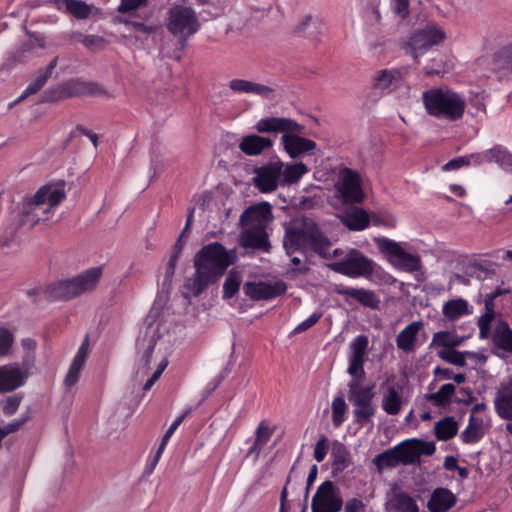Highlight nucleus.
I'll use <instances>...</instances> for the list:
<instances>
[{
    "instance_id": "f257e3e1",
    "label": "nucleus",
    "mask_w": 512,
    "mask_h": 512,
    "mask_svg": "<svg viewBox=\"0 0 512 512\" xmlns=\"http://www.w3.org/2000/svg\"><path fill=\"white\" fill-rule=\"evenodd\" d=\"M235 260V251H227L221 243L203 246L194 256L195 273L187 280L185 288L195 297L201 295Z\"/></svg>"
},
{
    "instance_id": "f03ea898",
    "label": "nucleus",
    "mask_w": 512,
    "mask_h": 512,
    "mask_svg": "<svg viewBox=\"0 0 512 512\" xmlns=\"http://www.w3.org/2000/svg\"><path fill=\"white\" fill-rule=\"evenodd\" d=\"M330 244L328 236L310 217L295 218L285 228L283 247L288 255L309 248L320 257H328L326 249Z\"/></svg>"
},
{
    "instance_id": "7ed1b4c3",
    "label": "nucleus",
    "mask_w": 512,
    "mask_h": 512,
    "mask_svg": "<svg viewBox=\"0 0 512 512\" xmlns=\"http://www.w3.org/2000/svg\"><path fill=\"white\" fill-rule=\"evenodd\" d=\"M102 274V267H92L72 278L54 282L45 289V298L49 301H68L93 292L97 288Z\"/></svg>"
},
{
    "instance_id": "20e7f679",
    "label": "nucleus",
    "mask_w": 512,
    "mask_h": 512,
    "mask_svg": "<svg viewBox=\"0 0 512 512\" xmlns=\"http://www.w3.org/2000/svg\"><path fill=\"white\" fill-rule=\"evenodd\" d=\"M422 101L430 116L448 121L460 120L466 108L464 98L449 88H431L423 92Z\"/></svg>"
},
{
    "instance_id": "39448f33",
    "label": "nucleus",
    "mask_w": 512,
    "mask_h": 512,
    "mask_svg": "<svg viewBox=\"0 0 512 512\" xmlns=\"http://www.w3.org/2000/svg\"><path fill=\"white\" fill-rule=\"evenodd\" d=\"M166 28L178 39L181 48H184L186 41L199 30L200 23L194 9L175 5L168 11Z\"/></svg>"
},
{
    "instance_id": "423d86ee",
    "label": "nucleus",
    "mask_w": 512,
    "mask_h": 512,
    "mask_svg": "<svg viewBox=\"0 0 512 512\" xmlns=\"http://www.w3.org/2000/svg\"><path fill=\"white\" fill-rule=\"evenodd\" d=\"M374 384L366 387H359L358 382L351 380L348 383V400L353 405L354 422L364 426L372 421L376 413L373 405L375 397Z\"/></svg>"
},
{
    "instance_id": "0eeeda50",
    "label": "nucleus",
    "mask_w": 512,
    "mask_h": 512,
    "mask_svg": "<svg viewBox=\"0 0 512 512\" xmlns=\"http://www.w3.org/2000/svg\"><path fill=\"white\" fill-rule=\"evenodd\" d=\"M446 39L445 31L436 23H428L422 29L414 32L404 45L407 54L419 63V57L427 53L433 46Z\"/></svg>"
},
{
    "instance_id": "6e6552de",
    "label": "nucleus",
    "mask_w": 512,
    "mask_h": 512,
    "mask_svg": "<svg viewBox=\"0 0 512 512\" xmlns=\"http://www.w3.org/2000/svg\"><path fill=\"white\" fill-rule=\"evenodd\" d=\"M327 267L336 273L357 278L371 276L375 270V263L358 250L350 249L342 260L329 263Z\"/></svg>"
},
{
    "instance_id": "1a4fd4ad",
    "label": "nucleus",
    "mask_w": 512,
    "mask_h": 512,
    "mask_svg": "<svg viewBox=\"0 0 512 512\" xmlns=\"http://www.w3.org/2000/svg\"><path fill=\"white\" fill-rule=\"evenodd\" d=\"M377 243L380 251L396 268L406 272H416L421 269L420 256L406 252L399 243L387 238L377 239Z\"/></svg>"
},
{
    "instance_id": "9d476101",
    "label": "nucleus",
    "mask_w": 512,
    "mask_h": 512,
    "mask_svg": "<svg viewBox=\"0 0 512 512\" xmlns=\"http://www.w3.org/2000/svg\"><path fill=\"white\" fill-rule=\"evenodd\" d=\"M283 162H268L254 169L255 176L252 178V184L261 193H271L277 190L281 185Z\"/></svg>"
},
{
    "instance_id": "9b49d317",
    "label": "nucleus",
    "mask_w": 512,
    "mask_h": 512,
    "mask_svg": "<svg viewBox=\"0 0 512 512\" xmlns=\"http://www.w3.org/2000/svg\"><path fill=\"white\" fill-rule=\"evenodd\" d=\"M343 500L330 480L323 482L313 496L312 512H339L342 509Z\"/></svg>"
},
{
    "instance_id": "f8f14e48",
    "label": "nucleus",
    "mask_w": 512,
    "mask_h": 512,
    "mask_svg": "<svg viewBox=\"0 0 512 512\" xmlns=\"http://www.w3.org/2000/svg\"><path fill=\"white\" fill-rule=\"evenodd\" d=\"M337 191L346 204L361 203L364 199V192L361 187V180L355 171L345 168L336 185Z\"/></svg>"
},
{
    "instance_id": "ddd939ff",
    "label": "nucleus",
    "mask_w": 512,
    "mask_h": 512,
    "mask_svg": "<svg viewBox=\"0 0 512 512\" xmlns=\"http://www.w3.org/2000/svg\"><path fill=\"white\" fill-rule=\"evenodd\" d=\"M258 133H282V135H292L294 133H304L305 127L291 118L285 117H265L260 119L254 126Z\"/></svg>"
},
{
    "instance_id": "4468645a",
    "label": "nucleus",
    "mask_w": 512,
    "mask_h": 512,
    "mask_svg": "<svg viewBox=\"0 0 512 512\" xmlns=\"http://www.w3.org/2000/svg\"><path fill=\"white\" fill-rule=\"evenodd\" d=\"M287 286L283 281L274 283L267 282H247L244 285V292L252 300H269L284 294Z\"/></svg>"
},
{
    "instance_id": "2eb2a0df",
    "label": "nucleus",
    "mask_w": 512,
    "mask_h": 512,
    "mask_svg": "<svg viewBox=\"0 0 512 512\" xmlns=\"http://www.w3.org/2000/svg\"><path fill=\"white\" fill-rule=\"evenodd\" d=\"M494 354L507 358L512 354V329L506 321H499L492 332Z\"/></svg>"
},
{
    "instance_id": "dca6fc26",
    "label": "nucleus",
    "mask_w": 512,
    "mask_h": 512,
    "mask_svg": "<svg viewBox=\"0 0 512 512\" xmlns=\"http://www.w3.org/2000/svg\"><path fill=\"white\" fill-rule=\"evenodd\" d=\"M302 133H294L292 135H282L281 142L285 152L293 159L316 149V142L302 137Z\"/></svg>"
},
{
    "instance_id": "f3484780",
    "label": "nucleus",
    "mask_w": 512,
    "mask_h": 512,
    "mask_svg": "<svg viewBox=\"0 0 512 512\" xmlns=\"http://www.w3.org/2000/svg\"><path fill=\"white\" fill-rule=\"evenodd\" d=\"M49 213L50 207H46L35 194L32 199L24 202L20 223L34 227L38 222L47 220Z\"/></svg>"
},
{
    "instance_id": "a211bd4d",
    "label": "nucleus",
    "mask_w": 512,
    "mask_h": 512,
    "mask_svg": "<svg viewBox=\"0 0 512 512\" xmlns=\"http://www.w3.org/2000/svg\"><path fill=\"white\" fill-rule=\"evenodd\" d=\"M335 293L341 296L352 298L360 303L362 306L370 309H378L380 305V299L376 293L372 290L364 288H352L343 285H336L334 289Z\"/></svg>"
},
{
    "instance_id": "6ab92c4d",
    "label": "nucleus",
    "mask_w": 512,
    "mask_h": 512,
    "mask_svg": "<svg viewBox=\"0 0 512 512\" xmlns=\"http://www.w3.org/2000/svg\"><path fill=\"white\" fill-rule=\"evenodd\" d=\"M27 378L18 365L0 366V393L11 392L22 386Z\"/></svg>"
},
{
    "instance_id": "aec40b11",
    "label": "nucleus",
    "mask_w": 512,
    "mask_h": 512,
    "mask_svg": "<svg viewBox=\"0 0 512 512\" xmlns=\"http://www.w3.org/2000/svg\"><path fill=\"white\" fill-rule=\"evenodd\" d=\"M494 406L501 419L512 421V379L506 384H501L494 399Z\"/></svg>"
},
{
    "instance_id": "412c9836",
    "label": "nucleus",
    "mask_w": 512,
    "mask_h": 512,
    "mask_svg": "<svg viewBox=\"0 0 512 512\" xmlns=\"http://www.w3.org/2000/svg\"><path fill=\"white\" fill-rule=\"evenodd\" d=\"M228 87L234 93L255 94L263 98H270L274 92L270 86L238 78L229 81Z\"/></svg>"
},
{
    "instance_id": "4be33fe9",
    "label": "nucleus",
    "mask_w": 512,
    "mask_h": 512,
    "mask_svg": "<svg viewBox=\"0 0 512 512\" xmlns=\"http://www.w3.org/2000/svg\"><path fill=\"white\" fill-rule=\"evenodd\" d=\"M272 146V139L257 134L246 135L239 143L241 152L248 156L260 155L265 150L272 148Z\"/></svg>"
},
{
    "instance_id": "5701e85b",
    "label": "nucleus",
    "mask_w": 512,
    "mask_h": 512,
    "mask_svg": "<svg viewBox=\"0 0 512 512\" xmlns=\"http://www.w3.org/2000/svg\"><path fill=\"white\" fill-rule=\"evenodd\" d=\"M456 504L455 495L447 488H436L427 503L430 512H447Z\"/></svg>"
},
{
    "instance_id": "b1692460",
    "label": "nucleus",
    "mask_w": 512,
    "mask_h": 512,
    "mask_svg": "<svg viewBox=\"0 0 512 512\" xmlns=\"http://www.w3.org/2000/svg\"><path fill=\"white\" fill-rule=\"evenodd\" d=\"M241 245L245 248L259 249L268 252L270 243L268 235L263 228H253L244 231L241 234Z\"/></svg>"
},
{
    "instance_id": "393cba45",
    "label": "nucleus",
    "mask_w": 512,
    "mask_h": 512,
    "mask_svg": "<svg viewBox=\"0 0 512 512\" xmlns=\"http://www.w3.org/2000/svg\"><path fill=\"white\" fill-rule=\"evenodd\" d=\"M422 328V321H415L407 325L396 337L397 347L404 352H412L418 333Z\"/></svg>"
},
{
    "instance_id": "a878e982",
    "label": "nucleus",
    "mask_w": 512,
    "mask_h": 512,
    "mask_svg": "<svg viewBox=\"0 0 512 512\" xmlns=\"http://www.w3.org/2000/svg\"><path fill=\"white\" fill-rule=\"evenodd\" d=\"M332 473L337 475L352 464L351 454L340 441H333L331 449Z\"/></svg>"
},
{
    "instance_id": "bb28decb",
    "label": "nucleus",
    "mask_w": 512,
    "mask_h": 512,
    "mask_svg": "<svg viewBox=\"0 0 512 512\" xmlns=\"http://www.w3.org/2000/svg\"><path fill=\"white\" fill-rule=\"evenodd\" d=\"M341 222L349 230L361 231L369 226L370 217L365 210L355 207L341 216Z\"/></svg>"
},
{
    "instance_id": "cd10ccee",
    "label": "nucleus",
    "mask_w": 512,
    "mask_h": 512,
    "mask_svg": "<svg viewBox=\"0 0 512 512\" xmlns=\"http://www.w3.org/2000/svg\"><path fill=\"white\" fill-rule=\"evenodd\" d=\"M269 217H271V205L268 202H261L245 209L240 216V223L248 225L267 220Z\"/></svg>"
},
{
    "instance_id": "c85d7f7f",
    "label": "nucleus",
    "mask_w": 512,
    "mask_h": 512,
    "mask_svg": "<svg viewBox=\"0 0 512 512\" xmlns=\"http://www.w3.org/2000/svg\"><path fill=\"white\" fill-rule=\"evenodd\" d=\"M58 10H64L77 19H86L91 13V6L81 0H54Z\"/></svg>"
},
{
    "instance_id": "c756f323",
    "label": "nucleus",
    "mask_w": 512,
    "mask_h": 512,
    "mask_svg": "<svg viewBox=\"0 0 512 512\" xmlns=\"http://www.w3.org/2000/svg\"><path fill=\"white\" fill-rule=\"evenodd\" d=\"M390 512H419L418 505L414 498L405 492H397L387 503Z\"/></svg>"
},
{
    "instance_id": "7c9ffc66",
    "label": "nucleus",
    "mask_w": 512,
    "mask_h": 512,
    "mask_svg": "<svg viewBox=\"0 0 512 512\" xmlns=\"http://www.w3.org/2000/svg\"><path fill=\"white\" fill-rule=\"evenodd\" d=\"M273 432L274 429L269 428L266 421H261L255 432V441L249 449L247 456H253L254 459H257Z\"/></svg>"
},
{
    "instance_id": "2f4dec72",
    "label": "nucleus",
    "mask_w": 512,
    "mask_h": 512,
    "mask_svg": "<svg viewBox=\"0 0 512 512\" xmlns=\"http://www.w3.org/2000/svg\"><path fill=\"white\" fill-rule=\"evenodd\" d=\"M458 423L451 416H446L434 425L435 437L440 441H448L458 433Z\"/></svg>"
},
{
    "instance_id": "473e14b6",
    "label": "nucleus",
    "mask_w": 512,
    "mask_h": 512,
    "mask_svg": "<svg viewBox=\"0 0 512 512\" xmlns=\"http://www.w3.org/2000/svg\"><path fill=\"white\" fill-rule=\"evenodd\" d=\"M483 420L470 415L468 425L461 433V440L466 443H476L484 436Z\"/></svg>"
},
{
    "instance_id": "72a5a7b5",
    "label": "nucleus",
    "mask_w": 512,
    "mask_h": 512,
    "mask_svg": "<svg viewBox=\"0 0 512 512\" xmlns=\"http://www.w3.org/2000/svg\"><path fill=\"white\" fill-rule=\"evenodd\" d=\"M400 73L392 70H381L373 78L374 88L389 90L396 88L399 84Z\"/></svg>"
},
{
    "instance_id": "f704fd0d",
    "label": "nucleus",
    "mask_w": 512,
    "mask_h": 512,
    "mask_svg": "<svg viewBox=\"0 0 512 512\" xmlns=\"http://www.w3.org/2000/svg\"><path fill=\"white\" fill-rule=\"evenodd\" d=\"M382 408L388 415H397L402 408V397L394 386H388L382 398Z\"/></svg>"
},
{
    "instance_id": "c9c22d12",
    "label": "nucleus",
    "mask_w": 512,
    "mask_h": 512,
    "mask_svg": "<svg viewBox=\"0 0 512 512\" xmlns=\"http://www.w3.org/2000/svg\"><path fill=\"white\" fill-rule=\"evenodd\" d=\"M65 191L61 188L43 186L36 192V198L40 199L46 207H56L65 198Z\"/></svg>"
},
{
    "instance_id": "e433bc0d",
    "label": "nucleus",
    "mask_w": 512,
    "mask_h": 512,
    "mask_svg": "<svg viewBox=\"0 0 512 512\" xmlns=\"http://www.w3.org/2000/svg\"><path fill=\"white\" fill-rule=\"evenodd\" d=\"M455 385L448 383L442 385L435 393L426 394V400L433 403L437 407H447L451 403L452 396L455 393Z\"/></svg>"
},
{
    "instance_id": "4c0bfd02",
    "label": "nucleus",
    "mask_w": 512,
    "mask_h": 512,
    "mask_svg": "<svg viewBox=\"0 0 512 512\" xmlns=\"http://www.w3.org/2000/svg\"><path fill=\"white\" fill-rule=\"evenodd\" d=\"M308 172V167L302 163H294L282 168L281 185H291L298 182Z\"/></svg>"
},
{
    "instance_id": "58836bf2",
    "label": "nucleus",
    "mask_w": 512,
    "mask_h": 512,
    "mask_svg": "<svg viewBox=\"0 0 512 512\" xmlns=\"http://www.w3.org/2000/svg\"><path fill=\"white\" fill-rule=\"evenodd\" d=\"M442 312L450 320H456L468 313V303L464 299H453L443 305Z\"/></svg>"
},
{
    "instance_id": "ea45409f",
    "label": "nucleus",
    "mask_w": 512,
    "mask_h": 512,
    "mask_svg": "<svg viewBox=\"0 0 512 512\" xmlns=\"http://www.w3.org/2000/svg\"><path fill=\"white\" fill-rule=\"evenodd\" d=\"M242 283V275L235 269H231L223 284V298L230 299L238 293Z\"/></svg>"
},
{
    "instance_id": "a19ab883",
    "label": "nucleus",
    "mask_w": 512,
    "mask_h": 512,
    "mask_svg": "<svg viewBox=\"0 0 512 512\" xmlns=\"http://www.w3.org/2000/svg\"><path fill=\"white\" fill-rule=\"evenodd\" d=\"M395 448L402 464H413L418 460L414 439L406 440Z\"/></svg>"
},
{
    "instance_id": "79ce46f5",
    "label": "nucleus",
    "mask_w": 512,
    "mask_h": 512,
    "mask_svg": "<svg viewBox=\"0 0 512 512\" xmlns=\"http://www.w3.org/2000/svg\"><path fill=\"white\" fill-rule=\"evenodd\" d=\"M437 355L440 359H442L450 364L460 366V367H463L466 365V360H465L466 356H473V357L476 356L475 353L468 352V351L460 352L455 349L440 350V351H438Z\"/></svg>"
},
{
    "instance_id": "37998d69",
    "label": "nucleus",
    "mask_w": 512,
    "mask_h": 512,
    "mask_svg": "<svg viewBox=\"0 0 512 512\" xmlns=\"http://www.w3.org/2000/svg\"><path fill=\"white\" fill-rule=\"evenodd\" d=\"M374 463L378 469H383L396 467L401 462L397 453V449L394 447L377 455L374 459Z\"/></svg>"
},
{
    "instance_id": "c03bdc74",
    "label": "nucleus",
    "mask_w": 512,
    "mask_h": 512,
    "mask_svg": "<svg viewBox=\"0 0 512 512\" xmlns=\"http://www.w3.org/2000/svg\"><path fill=\"white\" fill-rule=\"evenodd\" d=\"M493 61L498 70L512 72V43L501 48L495 54Z\"/></svg>"
},
{
    "instance_id": "a18cd8bd",
    "label": "nucleus",
    "mask_w": 512,
    "mask_h": 512,
    "mask_svg": "<svg viewBox=\"0 0 512 512\" xmlns=\"http://www.w3.org/2000/svg\"><path fill=\"white\" fill-rule=\"evenodd\" d=\"M332 424L334 427H340L345 420V413L347 410L346 402L343 396H336L332 402Z\"/></svg>"
},
{
    "instance_id": "49530a36",
    "label": "nucleus",
    "mask_w": 512,
    "mask_h": 512,
    "mask_svg": "<svg viewBox=\"0 0 512 512\" xmlns=\"http://www.w3.org/2000/svg\"><path fill=\"white\" fill-rule=\"evenodd\" d=\"M49 78L50 77L43 72V69H40L37 73L35 80L27 86L23 94L15 101V103L21 102L28 96L39 92L46 84Z\"/></svg>"
},
{
    "instance_id": "de8ad7c7",
    "label": "nucleus",
    "mask_w": 512,
    "mask_h": 512,
    "mask_svg": "<svg viewBox=\"0 0 512 512\" xmlns=\"http://www.w3.org/2000/svg\"><path fill=\"white\" fill-rule=\"evenodd\" d=\"M188 413H189V410L185 411L182 415L177 417L176 420L171 424V426L168 428V430L164 434L161 444L158 447V450L156 452L154 461L152 463V468H154L156 466L170 437L173 435V433L175 432L177 427L182 423V421L185 419V417L188 415Z\"/></svg>"
},
{
    "instance_id": "09e8293b",
    "label": "nucleus",
    "mask_w": 512,
    "mask_h": 512,
    "mask_svg": "<svg viewBox=\"0 0 512 512\" xmlns=\"http://www.w3.org/2000/svg\"><path fill=\"white\" fill-rule=\"evenodd\" d=\"M156 341L153 338L143 339L139 345L143 348V353L139 360V365L142 366L143 369L147 370L149 363L152 358V354L155 348ZM146 373V371H144Z\"/></svg>"
},
{
    "instance_id": "8fccbe9b",
    "label": "nucleus",
    "mask_w": 512,
    "mask_h": 512,
    "mask_svg": "<svg viewBox=\"0 0 512 512\" xmlns=\"http://www.w3.org/2000/svg\"><path fill=\"white\" fill-rule=\"evenodd\" d=\"M66 98H68L67 86L63 84L44 91L42 102H57Z\"/></svg>"
},
{
    "instance_id": "3c124183",
    "label": "nucleus",
    "mask_w": 512,
    "mask_h": 512,
    "mask_svg": "<svg viewBox=\"0 0 512 512\" xmlns=\"http://www.w3.org/2000/svg\"><path fill=\"white\" fill-rule=\"evenodd\" d=\"M83 365L84 363L73 359V362L64 380V383L68 388H71L78 382L80 371Z\"/></svg>"
},
{
    "instance_id": "603ef678",
    "label": "nucleus",
    "mask_w": 512,
    "mask_h": 512,
    "mask_svg": "<svg viewBox=\"0 0 512 512\" xmlns=\"http://www.w3.org/2000/svg\"><path fill=\"white\" fill-rule=\"evenodd\" d=\"M367 346H368V338L365 335L357 336L351 344V349H352L351 356L364 359V355H365Z\"/></svg>"
},
{
    "instance_id": "864d4df0",
    "label": "nucleus",
    "mask_w": 512,
    "mask_h": 512,
    "mask_svg": "<svg viewBox=\"0 0 512 512\" xmlns=\"http://www.w3.org/2000/svg\"><path fill=\"white\" fill-rule=\"evenodd\" d=\"M364 359L357 357H350V364L348 367V373L353 377L352 380L357 382V379H360L364 376V367H363Z\"/></svg>"
},
{
    "instance_id": "5fc2aeb1",
    "label": "nucleus",
    "mask_w": 512,
    "mask_h": 512,
    "mask_svg": "<svg viewBox=\"0 0 512 512\" xmlns=\"http://www.w3.org/2000/svg\"><path fill=\"white\" fill-rule=\"evenodd\" d=\"M486 163L496 162L503 163L508 156L507 152L500 146H495L489 150L484 151Z\"/></svg>"
},
{
    "instance_id": "6e6d98bb",
    "label": "nucleus",
    "mask_w": 512,
    "mask_h": 512,
    "mask_svg": "<svg viewBox=\"0 0 512 512\" xmlns=\"http://www.w3.org/2000/svg\"><path fill=\"white\" fill-rule=\"evenodd\" d=\"M12 344V333L6 328H0V357L9 353Z\"/></svg>"
},
{
    "instance_id": "4d7b16f0",
    "label": "nucleus",
    "mask_w": 512,
    "mask_h": 512,
    "mask_svg": "<svg viewBox=\"0 0 512 512\" xmlns=\"http://www.w3.org/2000/svg\"><path fill=\"white\" fill-rule=\"evenodd\" d=\"M68 98L86 96V82L85 81H70L66 83Z\"/></svg>"
},
{
    "instance_id": "13d9d810",
    "label": "nucleus",
    "mask_w": 512,
    "mask_h": 512,
    "mask_svg": "<svg viewBox=\"0 0 512 512\" xmlns=\"http://www.w3.org/2000/svg\"><path fill=\"white\" fill-rule=\"evenodd\" d=\"M75 36H79L78 42L82 43L87 48L94 46L103 47L106 43L105 39L98 35H82L81 33H77Z\"/></svg>"
},
{
    "instance_id": "bf43d9fd",
    "label": "nucleus",
    "mask_w": 512,
    "mask_h": 512,
    "mask_svg": "<svg viewBox=\"0 0 512 512\" xmlns=\"http://www.w3.org/2000/svg\"><path fill=\"white\" fill-rule=\"evenodd\" d=\"M453 333L449 331H439L433 335L431 346H440L450 349V342L452 340Z\"/></svg>"
},
{
    "instance_id": "052dcab7",
    "label": "nucleus",
    "mask_w": 512,
    "mask_h": 512,
    "mask_svg": "<svg viewBox=\"0 0 512 512\" xmlns=\"http://www.w3.org/2000/svg\"><path fill=\"white\" fill-rule=\"evenodd\" d=\"M119 22L120 23H124L126 25H129L134 30L139 31V32L144 33V34L156 33V31L159 28L157 25H147V24H144V23H141V22L130 21V20H127V19H119Z\"/></svg>"
},
{
    "instance_id": "680f3d73",
    "label": "nucleus",
    "mask_w": 512,
    "mask_h": 512,
    "mask_svg": "<svg viewBox=\"0 0 512 512\" xmlns=\"http://www.w3.org/2000/svg\"><path fill=\"white\" fill-rule=\"evenodd\" d=\"M328 439L325 436H322L314 446V458L317 462H322L328 452Z\"/></svg>"
},
{
    "instance_id": "e2e57ef3",
    "label": "nucleus",
    "mask_w": 512,
    "mask_h": 512,
    "mask_svg": "<svg viewBox=\"0 0 512 512\" xmlns=\"http://www.w3.org/2000/svg\"><path fill=\"white\" fill-rule=\"evenodd\" d=\"M414 441H415L418 458L421 455L430 456L435 453L436 446H435L434 442L424 441V440H419V439H414Z\"/></svg>"
},
{
    "instance_id": "0e129e2a",
    "label": "nucleus",
    "mask_w": 512,
    "mask_h": 512,
    "mask_svg": "<svg viewBox=\"0 0 512 512\" xmlns=\"http://www.w3.org/2000/svg\"><path fill=\"white\" fill-rule=\"evenodd\" d=\"M168 361L167 359H163L159 364L157 369L154 371L152 376L146 381V383L143 386L144 391H148L151 389V387L156 383V381L160 378L163 371L167 367Z\"/></svg>"
},
{
    "instance_id": "69168bd1",
    "label": "nucleus",
    "mask_w": 512,
    "mask_h": 512,
    "mask_svg": "<svg viewBox=\"0 0 512 512\" xmlns=\"http://www.w3.org/2000/svg\"><path fill=\"white\" fill-rule=\"evenodd\" d=\"M21 400H22L21 395H13V396L8 397L3 406L4 414L13 415L17 411V409L21 403Z\"/></svg>"
},
{
    "instance_id": "338daca9",
    "label": "nucleus",
    "mask_w": 512,
    "mask_h": 512,
    "mask_svg": "<svg viewBox=\"0 0 512 512\" xmlns=\"http://www.w3.org/2000/svg\"><path fill=\"white\" fill-rule=\"evenodd\" d=\"M147 0H121V4L118 7V12L127 13L144 6Z\"/></svg>"
},
{
    "instance_id": "774afa93",
    "label": "nucleus",
    "mask_w": 512,
    "mask_h": 512,
    "mask_svg": "<svg viewBox=\"0 0 512 512\" xmlns=\"http://www.w3.org/2000/svg\"><path fill=\"white\" fill-rule=\"evenodd\" d=\"M321 313H313L308 319L301 322L295 329L294 333H301L306 331L307 329L311 328L313 325H315L321 318Z\"/></svg>"
}]
</instances>
